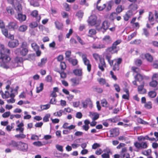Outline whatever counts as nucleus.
<instances>
[{
  "instance_id": "obj_1",
  "label": "nucleus",
  "mask_w": 158,
  "mask_h": 158,
  "mask_svg": "<svg viewBox=\"0 0 158 158\" xmlns=\"http://www.w3.org/2000/svg\"><path fill=\"white\" fill-rule=\"evenodd\" d=\"M10 53V50L7 48L2 47L1 49L0 53V66L4 68H9L7 63L10 60V58L8 55Z\"/></svg>"
},
{
  "instance_id": "obj_2",
  "label": "nucleus",
  "mask_w": 158,
  "mask_h": 158,
  "mask_svg": "<svg viewBox=\"0 0 158 158\" xmlns=\"http://www.w3.org/2000/svg\"><path fill=\"white\" fill-rule=\"evenodd\" d=\"M121 42V40H120L115 41L111 47L108 48L106 49V53H110L112 54L117 53L119 49V47L117 46V45L120 44Z\"/></svg>"
},
{
  "instance_id": "obj_3",
  "label": "nucleus",
  "mask_w": 158,
  "mask_h": 158,
  "mask_svg": "<svg viewBox=\"0 0 158 158\" xmlns=\"http://www.w3.org/2000/svg\"><path fill=\"white\" fill-rule=\"evenodd\" d=\"M97 17L94 15H92L89 18L88 22L91 26H95L97 27L101 23V20H97Z\"/></svg>"
},
{
  "instance_id": "obj_4",
  "label": "nucleus",
  "mask_w": 158,
  "mask_h": 158,
  "mask_svg": "<svg viewBox=\"0 0 158 158\" xmlns=\"http://www.w3.org/2000/svg\"><path fill=\"white\" fill-rule=\"evenodd\" d=\"M122 61L121 58L115 59L111 60V62L110 63V66L113 65V70L114 71L118 70L119 69V65Z\"/></svg>"
},
{
  "instance_id": "obj_5",
  "label": "nucleus",
  "mask_w": 158,
  "mask_h": 158,
  "mask_svg": "<svg viewBox=\"0 0 158 158\" xmlns=\"http://www.w3.org/2000/svg\"><path fill=\"white\" fill-rule=\"evenodd\" d=\"M81 56L85 65L87 66L88 71L90 72L91 69V65L89 60L87 58V55L85 54H82Z\"/></svg>"
},
{
  "instance_id": "obj_6",
  "label": "nucleus",
  "mask_w": 158,
  "mask_h": 158,
  "mask_svg": "<svg viewBox=\"0 0 158 158\" xmlns=\"http://www.w3.org/2000/svg\"><path fill=\"white\" fill-rule=\"evenodd\" d=\"M26 44V42H23L22 45L21 49L18 48L16 50L17 52H20V54L23 56H26L28 52V49L25 48Z\"/></svg>"
},
{
  "instance_id": "obj_7",
  "label": "nucleus",
  "mask_w": 158,
  "mask_h": 158,
  "mask_svg": "<svg viewBox=\"0 0 158 158\" xmlns=\"http://www.w3.org/2000/svg\"><path fill=\"white\" fill-rule=\"evenodd\" d=\"M23 62V58L21 57H16L13 62L12 66L13 67H16L18 66H21Z\"/></svg>"
},
{
  "instance_id": "obj_8",
  "label": "nucleus",
  "mask_w": 158,
  "mask_h": 158,
  "mask_svg": "<svg viewBox=\"0 0 158 158\" xmlns=\"http://www.w3.org/2000/svg\"><path fill=\"white\" fill-rule=\"evenodd\" d=\"M135 147L139 149H146L148 147V143L146 142H136L134 143Z\"/></svg>"
},
{
  "instance_id": "obj_9",
  "label": "nucleus",
  "mask_w": 158,
  "mask_h": 158,
  "mask_svg": "<svg viewBox=\"0 0 158 158\" xmlns=\"http://www.w3.org/2000/svg\"><path fill=\"white\" fill-rule=\"evenodd\" d=\"M27 149L28 145L27 144L21 141H19L18 150L23 152H26L27 150Z\"/></svg>"
},
{
  "instance_id": "obj_10",
  "label": "nucleus",
  "mask_w": 158,
  "mask_h": 158,
  "mask_svg": "<svg viewBox=\"0 0 158 158\" xmlns=\"http://www.w3.org/2000/svg\"><path fill=\"white\" fill-rule=\"evenodd\" d=\"M119 130L117 128H114L110 130L108 133V135L110 137H113L118 136L119 135Z\"/></svg>"
},
{
  "instance_id": "obj_11",
  "label": "nucleus",
  "mask_w": 158,
  "mask_h": 158,
  "mask_svg": "<svg viewBox=\"0 0 158 158\" xmlns=\"http://www.w3.org/2000/svg\"><path fill=\"white\" fill-rule=\"evenodd\" d=\"M106 64L104 59H100V63L98 64V68L102 71L104 70V68L106 67Z\"/></svg>"
},
{
  "instance_id": "obj_12",
  "label": "nucleus",
  "mask_w": 158,
  "mask_h": 158,
  "mask_svg": "<svg viewBox=\"0 0 158 158\" xmlns=\"http://www.w3.org/2000/svg\"><path fill=\"white\" fill-rule=\"evenodd\" d=\"M103 43L106 44H111L112 40L111 37L109 35L105 36L102 39Z\"/></svg>"
},
{
  "instance_id": "obj_13",
  "label": "nucleus",
  "mask_w": 158,
  "mask_h": 158,
  "mask_svg": "<svg viewBox=\"0 0 158 158\" xmlns=\"http://www.w3.org/2000/svg\"><path fill=\"white\" fill-rule=\"evenodd\" d=\"M138 8L137 5L135 3H132L129 5L128 7L129 10L128 11L131 12L132 14H134V12Z\"/></svg>"
},
{
  "instance_id": "obj_14",
  "label": "nucleus",
  "mask_w": 158,
  "mask_h": 158,
  "mask_svg": "<svg viewBox=\"0 0 158 158\" xmlns=\"http://www.w3.org/2000/svg\"><path fill=\"white\" fill-rule=\"evenodd\" d=\"M19 45L18 40H14L10 41L8 43V45L9 47L14 48L17 47Z\"/></svg>"
},
{
  "instance_id": "obj_15",
  "label": "nucleus",
  "mask_w": 158,
  "mask_h": 158,
  "mask_svg": "<svg viewBox=\"0 0 158 158\" xmlns=\"http://www.w3.org/2000/svg\"><path fill=\"white\" fill-rule=\"evenodd\" d=\"M16 18L20 22L25 21L26 18V15L22 14L21 13H18V15L15 16Z\"/></svg>"
},
{
  "instance_id": "obj_16",
  "label": "nucleus",
  "mask_w": 158,
  "mask_h": 158,
  "mask_svg": "<svg viewBox=\"0 0 158 158\" xmlns=\"http://www.w3.org/2000/svg\"><path fill=\"white\" fill-rule=\"evenodd\" d=\"M81 104L83 107L85 108L87 107L88 105H91L92 104V102L90 99L87 98L85 100L82 101Z\"/></svg>"
},
{
  "instance_id": "obj_17",
  "label": "nucleus",
  "mask_w": 158,
  "mask_h": 158,
  "mask_svg": "<svg viewBox=\"0 0 158 158\" xmlns=\"http://www.w3.org/2000/svg\"><path fill=\"white\" fill-rule=\"evenodd\" d=\"M19 141L16 142V141L12 140L10 141L7 144V146L12 148H16L17 149Z\"/></svg>"
},
{
  "instance_id": "obj_18",
  "label": "nucleus",
  "mask_w": 158,
  "mask_h": 158,
  "mask_svg": "<svg viewBox=\"0 0 158 158\" xmlns=\"http://www.w3.org/2000/svg\"><path fill=\"white\" fill-rule=\"evenodd\" d=\"M6 27L10 30H14L15 29L17 28V24L15 22H10L8 23Z\"/></svg>"
},
{
  "instance_id": "obj_19",
  "label": "nucleus",
  "mask_w": 158,
  "mask_h": 158,
  "mask_svg": "<svg viewBox=\"0 0 158 158\" xmlns=\"http://www.w3.org/2000/svg\"><path fill=\"white\" fill-rule=\"evenodd\" d=\"M15 91V92H17L16 90H13L12 89H11V93L10 94V97L11 98L8 100H7V101L8 102V103H14L15 102V100L14 99V98L15 96V95L13 93V91Z\"/></svg>"
},
{
  "instance_id": "obj_20",
  "label": "nucleus",
  "mask_w": 158,
  "mask_h": 158,
  "mask_svg": "<svg viewBox=\"0 0 158 158\" xmlns=\"http://www.w3.org/2000/svg\"><path fill=\"white\" fill-rule=\"evenodd\" d=\"M38 12L37 10H34L31 13V15L32 16L36 18V21L39 22L41 19V17L40 15L37 16L38 15Z\"/></svg>"
},
{
  "instance_id": "obj_21",
  "label": "nucleus",
  "mask_w": 158,
  "mask_h": 158,
  "mask_svg": "<svg viewBox=\"0 0 158 158\" xmlns=\"http://www.w3.org/2000/svg\"><path fill=\"white\" fill-rule=\"evenodd\" d=\"M17 128L15 130L16 131H19L20 133H23L24 130V128L23 127L24 124L23 123H21L17 126Z\"/></svg>"
},
{
  "instance_id": "obj_22",
  "label": "nucleus",
  "mask_w": 158,
  "mask_h": 158,
  "mask_svg": "<svg viewBox=\"0 0 158 158\" xmlns=\"http://www.w3.org/2000/svg\"><path fill=\"white\" fill-rule=\"evenodd\" d=\"M13 6H14L15 9L18 13L21 12L22 8L20 4L17 2V3L15 4Z\"/></svg>"
},
{
  "instance_id": "obj_23",
  "label": "nucleus",
  "mask_w": 158,
  "mask_h": 158,
  "mask_svg": "<svg viewBox=\"0 0 158 158\" xmlns=\"http://www.w3.org/2000/svg\"><path fill=\"white\" fill-rule=\"evenodd\" d=\"M133 15L131 12L127 11L126 14L123 16L124 19L125 21H128L130 18Z\"/></svg>"
},
{
  "instance_id": "obj_24",
  "label": "nucleus",
  "mask_w": 158,
  "mask_h": 158,
  "mask_svg": "<svg viewBox=\"0 0 158 158\" xmlns=\"http://www.w3.org/2000/svg\"><path fill=\"white\" fill-rule=\"evenodd\" d=\"M73 73L74 74L78 76H81L82 75V69H76L73 70Z\"/></svg>"
},
{
  "instance_id": "obj_25",
  "label": "nucleus",
  "mask_w": 158,
  "mask_h": 158,
  "mask_svg": "<svg viewBox=\"0 0 158 158\" xmlns=\"http://www.w3.org/2000/svg\"><path fill=\"white\" fill-rule=\"evenodd\" d=\"M109 25V23L107 21H105L103 22L102 24V27L101 29L103 28L104 31H105L107 29H108Z\"/></svg>"
},
{
  "instance_id": "obj_26",
  "label": "nucleus",
  "mask_w": 158,
  "mask_h": 158,
  "mask_svg": "<svg viewBox=\"0 0 158 158\" xmlns=\"http://www.w3.org/2000/svg\"><path fill=\"white\" fill-rule=\"evenodd\" d=\"M47 59L44 58L42 59L41 61L38 62V65L40 67H42L44 66L47 62Z\"/></svg>"
},
{
  "instance_id": "obj_27",
  "label": "nucleus",
  "mask_w": 158,
  "mask_h": 158,
  "mask_svg": "<svg viewBox=\"0 0 158 158\" xmlns=\"http://www.w3.org/2000/svg\"><path fill=\"white\" fill-rule=\"evenodd\" d=\"M134 78L136 80L139 81H141L143 79V76L139 73L137 74L134 76Z\"/></svg>"
},
{
  "instance_id": "obj_28",
  "label": "nucleus",
  "mask_w": 158,
  "mask_h": 158,
  "mask_svg": "<svg viewBox=\"0 0 158 158\" xmlns=\"http://www.w3.org/2000/svg\"><path fill=\"white\" fill-rule=\"evenodd\" d=\"M27 28V27L25 25H23L20 26L18 28V31L20 32H24Z\"/></svg>"
},
{
  "instance_id": "obj_29",
  "label": "nucleus",
  "mask_w": 158,
  "mask_h": 158,
  "mask_svg": "<svg viewBox=\"0 0 158 158\" xmlns=\"http://www.w3.org/2000/svg\"><path fill=\"white\" fill-rule=\"evenodd\" d=\"M144 85V83H143L142 84L138 86V91L139 93L142 94L145 91V90L143 89Z\"/></svg>"
},
{
  "instance_id": "obj_30",
  "label": "nucleus",
  "mask_w": 158,
  "mask_h": 158,
  "mask_svg": "<svg viewBox=\"0 0 158 158\" xmlns=\"http://www.w3.org/2000/svg\"><path fill=\"white\" fill-rule=\"evenodd\" d=\"M70 81L72 83V85L73 86H76L79 84V81L76 78H71Z\"/></svg>"
},
{
  "instance_id": "obj_31",
  "label": "nucleus",
  "mask_w": 158,
  "mask_h": 158,
  "mask_svg": "<svg viewBox=\"0 0 158 158\" xmlns=\"http://www.w3.org/2000/svg\"><path fill=\"white\" fill-rule=\"evenodd\" d=\"M2 32V34L6 37H8V30L5 27L1 28Z\"/></svg>"
},
{
  "instance_id": "obj_32",
  "label": "nucleus",
  "mask_w": 158,
  "mask_h": 158,
  "mask_svg": "<svg viewBox=\"0 0 158 158\" xmlns=\"http://www.w3.org/2000/svg\"><path fill=\"white\" fill-rule=\"evenodd\" d=\"M101 103L103 107H109V104L105 99H103L101 101Z\"/></svg>"
},
{
  "instance_id": "obj_33",
  "label": "nucleus",
  "mask_w": 158,
  "mask_h": 158,
  "mask_svg": "<svg viewBox=\"0 0 158 158\" xmlns=\"http://www.w3.org/2000/svg\"><path fill=\"white\" fill-rule=\"evenodd\" d=\"M44 85L43 83H41L39 87H36V93H39L43 89Z\"/></svg>"
},
{
  "instance_id": "obj_34",
  "label": "nucleus",
  "mask_w": 158,
  "mask_h": 158,
  "mask_svg": "<svg viewBox=\"0 0 158 158\" xmlns=\"http://www.w3.org/2000/svg\"><path fill=\"white\" fill-rule=\"evenodd\" d=\"M90 114L92 116H94L92 118V119L93 121L95 120L98 119L99 117V114L96 113L90 112Z\"/></svg>"
},
{
  "instance_id": "obj_35",
  "label": "nucleus",
  "mask_w": 158,
  "mask_h": 158,
  "mask_svg": "<svg viewBox=\"0 0 158 158\" xmlns=\"http://www.w3.org/2000/svg\"><path fill=\"white\" fill-rule=\"evenodd\" d=\"M145 56L148 61L151 62L153 60L152 56L149 53H146L145 54Z\"/></svg>"
},
{
  "instance_id": "obj_36",
  "label": "nucleus",
  "mask_w": 158,
  "mask_h": 158,
  "mask_svg": "<svg viewBox=\"0 0 158 158\" xmlns=\"http://www.w3.org/2000/svg\"><path fill=\"white\" fill-rule=\"evenodd\" d=\"M2 96L3 98H7L10 97V94L8 91H6L5 94H3V92L2 93Z\"/></svg>"
},
{
  "instance_id": "obj_37",
  "label": "nucleus",
  "mask_w": 158,
  "mask_h": 158,
  "mask_svg": "<svg viewBox=\"0 0 158 158\" xmlns=\"http://www.w3.org/2000/svg\"><path fill=\"white\" fill-rule=\"evenodd\" d=\"M15 137L16 138L19 139H23L26 138V135L23 134V133H21L20 134H17L15 136Z\"/></svg>"
},
{
  "instance_id": "obj_38",
  "label": "nucleus",
  "mask_w": 158,
  "mask_h": 158,
  "mask_svg": "<svg viewBox=\"0 0 158 158\" xmlns=\"http://www.w3.org/2000/svg\"><path fill=\"white\" fill-rule=\"evenodd\" d=\"M56 28L59 30L61 29L63 27V24L58 21H56L55 22Z\"/></svg>"
},
{
  "instance_id": "obj_39",
  "label": "nucleus",
  "mask_w": 158,
  "mask_h": 158,
  "mask_svg": "<svg viewBox=\"0 0 158 158\" xmlns=\"http://www.w3.org/2000/svg\"><path fill=\"white\" fill-rule=\"evenodd\" d=\"M30 2L31 5L34 7L38 6H39L38 2L35 0H31Z\"/></svg>"
},
{
  "instance_id": "obj_40",
  "label": "nucleus",
  "mask_w": 158,
  "mask_h": 158,
  "mask_svg": "<svg viewBox=\"0 0 158 158\" xmlns=\"http://www.w3.org/2000/svg\"><path fill=\"white\" fill-rule=\"evenodd\" d=\"M124 9V7L122 5H118L116 8V12L118 14L121 12Z\"/></svg>"
},
{
  "instance_id": "obj_41",
  "label": "nucleus",
  "mask_w": 158,
  "mask_h": 158,
  "mask_svg": "<svg viewBox=\"0 0 158 158\" xmlns=\"http://www.w3.org/2000/svg\"><path fill=\"white\" fill-rule=\"evenodd\" d=\"M15 123H11V125H8L6 126V129L8 131H10L14 127Z\"/></svg>"
},
{
  "instance_id": "obj_42",
  "label": "nucleus",
  "mask_w": 158,
  "mask_h": 158,
  "mask_svg": "<svg viewBox=\"0 0 158 158\" xmlns=\"http://www.w3.org/2000/svg\"><path fill=\"white\" fill-rule=\"evenodd\" d=\"M107 53L105 55V57L106 59L108 60L109 63L110 64V63L111 62V60H110V59L111 58V55L110 54L108 53Z\"/></svg>"
},
{
  "instance_id": "obj_43",
  "label": "nucleus",
  "mask_w": 158,
  "mask_h": 158,
  "mask_svg": "<svg viewBox=\"0 0 158 158\" xmlns=\"http://www.w3.org/2000/svg\"><path fill=\"white\" fill-rule=\"evenodd\" d=\"M63 112L62 110H60L59 111L55 112L53 113V115L55 116L60 117Z\"/></svg>"
},
{
  "instance_id": "obj_44",
  "label": "nucleus",
  "mask_w": 158,
  "mask_h": 158,
  "mask_svg": "<svg viewBox=\"0 0 158 158\" xmlns=\"http://www.w3.org/2000/svg\"><path fill=\"white\" fill-rule=\"evenodd\" d=\"M50 114H46L43 118V120L44 122H47L49 121V118L50 117Z\"/></svg>"
},
{
  "instance_id": "obj_45",
  "label": "nucleus",
  "mask_w": 158,
  "mask_h": 158,
  "mask_svg": "<svg viewBox=\"0 0 158 158\" xmlns=\"http://www.w3.org/2000/svg\"><path fill=\"white\" fill-rule=\"evenodd\" d=\"M100 84L102 85L105 84L106 83V80L105 79L100 78L98 80Z\"/></svg>"
},
{
  "instance_id": "obj_46",
  "label": "nucleus",
  "mask_w": 158,
  "mask_h": 158,
  "mask_svg": "<svg viewBox=\"0 0 158 158\" xmlns=\"http://www.w3.org/2000/svg\"><path fill=\"white\" fill-rule=\"evenodd\" d=\"M6 11L8 14L12 15L14 14V11L12 8L11 7H7L6 9Z\"/></svg>"
},
{
  "instance_id": "obj_47",
  "label": "nucleus",
  "mask_w": 158,
  "mask_h": 158,
  "mask_svg": "<svg viewBox=\"0 0 158 158\" xmlns=\"http://www.w3.org/2000/svg\"><path fill=\"white\" fill-rule=\"evenodd\" d=\"M148 95L151 98H154L156 96V93L155 91H150L148 93Z\"/></svg>"
},
{
  "instance_id": "obj_48",
  "label": "nucleus",
  "mask_w": 158,
  "mask_h": 158,
  "mask_svg": "<svg viewBox=\"0 0 158 158\" xmlns=\"http://www.w3.org/2000/svg\"><path fill=\"white\" fill-rule=\"evenodd\" d=\"M158 83L156 80H152L150 83V85L152 87H155L157 85Z\"/></svg>"
},
{
  "instance_id": "obj_49",
  "label": "nucleus",
  "mask_w": 158,
  "mask_h": 158,
  "mask_svg": "<svg viewBox=\"0 0 158 158\" xmlns=\"http://www.w3.org/2000/svg\"><path fill=\"white\" fill-rule=\"evenodd\" d=\"M32 48L35 51H37L39 50V47L35 43H33L31 44Z\"/></svg>"
},
{
  "instance_id": "obj_50",
  "label": "nucleus",
  "mask_w": 158,
  "mask_h": 158,
  "mask_svg": "<svg viewBox=\"0 0 158 158\" xmlns=\"http://www.w3.org/2000/svg\"><path fill=\"white\" fill-rule=\"evenodd\" d=\"M50 106L49 104H47L45 105H42L40 106V108L42 110H47L49 109Z\"/></svg>"
},
{
  "instance_id": "obj_51",
  "label": "nucleus",
  "mask_w": 158,
  "mask_h": 158,
  "mask_svg": "<svg viewBox=\"0 0 158 158\" xmlns=\"http://www.w3.org/2000/svg\"><path fill=\"white\" fill-rule=\"evenodd\" d=\"M148 20L150 22H152L154 20L153 14L151 12L149 13Z\"/></svg>"
},
{
  "instance_id": "obj_52",
  "label": "nucleus",
  "mask_w": 158,
  "mask_h": 158,
  "mask_svg": "<svg viewBox=\"0 0 158 158\" xmlns=\"http://www.w3.org/2000/svg\"><path fill=\"white\" fill-rule=\"evenodd\" d=\"M38 24L37 22H33L30 23V27L31 28H34L37 27Z\"/></svg>"
},
{
  "instance_id": "obj_53",
  "label": "nucleus",
  "mask_w": 158,
  "mask_h": 158,
  "mask_svg": "<svg viewBox=\"0 0 158 158\" xmlns=\"http://www.w3.org/2000/svg\"><path fill=\"white\" fill-rule=\"evenodd\" d=\"M83 12L81 11H79L76 13V15L78 17L79 19H81L83 15Z\"/></svg>"
},
{
  "instance_id": "obj_54",
  "label": "nucleus",
  "mask_w": 158,
  "mask_h": 158,
  "mask_svg": "<svg viewBox=\"0 0 158 158\" xmlns=\"http://www.w3.org/2000/svg\"><path fill=\"white\" fill-rule=\"evenodd\" d=\"M96 33V30L94 29H91L89 30V36L91 37L92 35L95 34Z\"/></svg>"
},
{
  "instance_id": "obj_55",
  "label": "nucleus",
  "mask_w": 158,
  "mask_h": 158,
  "mask_svg": "<svg viewBox=\"0 0 158 158\" xmlns=\"http://www.w3.org/2000/svg\"><path fill=\"white\" fill-rule=\"evenodd\" d=\"M151 149H148L146 151H144L142 152V153L144 155L148 156L151 154Z\"/></svg>"
},
{
  "instance_id": "obj_56",
  "label": "nucleus",
  "mask_w": 158,
  "mask_h": 158,
  "mask_svg": "<svg viewBox=\"0 0 158 158\" xmlns=\"http://www.w3.org/2000/svg\"><path fill=\"white\" fill-rule=\"evenodd\" d=\"M106 6L105 4H103L102 6H98L97 4L96 7L97 9L99 10H103Z\"/></svg>"
},
{
  "instance_id": "obj_57",
  "label": "nucleus",
  "mask_w": 158,
  "mask_h": 158,
  "mask_svg": "<svg viewBox=\"0 0 158 158\" xmlns=\"http://www.w3.org/2000/svg\"><path fill=\"white\" fill-rule=\"evenodd\" d=\"M69 60L71 62L73 65H77L78 62L77 60L76 59H72L71 58H69Z\"/></svg>"
},
{
  "instance_id": "obj_58",
  "label": "nucleus",
  "mask_w": 158,
  "mask_h": 158,
  "mask_svg": "<svg viewBox=\"0 0 158 158\" xmlns=\"http://www.w3.org/2000/svg\"><path fill=\"white\" fill-rule=\"evenodd\" d=\"M144 107L147 109H150L152 108V104L151 102H149L146 103L144 105Z\"/></svg>"
},
{
  "instance_id": "obj_59",
  "label": "nucleus",
  "mask_w": 158,
  "mask_h": 158,
  "mask_svg": "<svg viewBox=\"0 0 158 158\" xmlns=\"http://www.w3.org/2000/svg\"><path fill=\"white\" fill-rule=\"evenodd\" d=\"M106 121H108L111 122L116 123L118 121V117H115L113 118L108 119Z\"/></svg>"
},
{
  "instance_id": "obj_60",
  "label": "nucleus",
  "mask_w": 158,
  "mask_h": 158,
  "mask_svg": "<svg viewBox=\"0 0 158 158\" xmlns=\"http://www.w3.org/2000/svg\"><path fill=\"white\" fill-rule=\"evenodd\" d=\"M76 38L78 41L81 45H83L85 44V43L83 40L81 39V38L79 36L77 35Z\"/></svg>"
},
{
  "instance_id": "obj_61",
  "label": "nucleus",
  "mask_w": 158,
  "mask_h": 158,
  "mask_svg": "<svg viewBox=\"0 0 158 158\" xmlns=\"http://www.w3.org/2000/svg\"><path fill=\"white\" fill-rule=\"evenodd\" d=\"M138 121L139 123L144 124V125H146L148 124V123L140 118H139L138 119Z\"/></svg>"
},
{
  "instance_id": "obj_62",
  "label": "nucleus",
  "mask_w": 158,
  "mask_h": 158,
  "mask_svg": "<svg viewBox=\"0 0 158 158\" xmlns=\"http://www.w3.org/2000/svg\"><path fill=\"white\" fill-rule=\"evenodd\" d=\"M131 69L134 72L137 73V74L139 73L140 72L139 69L137 67H132Z\"/></svg>"
},
{
  "instance_id": "obj_63",
  "label": "nucleus",
  "mask_w": 158,
  "mask_h": 158,
  "mask_svg": "<svg viewBox=\"0 0 158 158\" xmlns=\"http://www.w3.org/2000/svg\"><path fill=\"white\" fill-rule=\"evenodd\" d=\"M33 144L34 145L38 147H40L42 146V142L40 141L35 142L33 143Z\"/></svg>"
},
{
  "instance_id": "obj_64",
  "label": "nucleus",
  "mask_w": 158,
  "mask_h": 158,
  "mask_svg": "<svg viewBox=\"0 0 158 158\" xmlns=\"http://www.w3.org/2000/svg\"><path fill=\"white\" fill-rule=\"evenodd\" d=\"M122 158H130V155L128 153H124L121 155Z\"/></svg>"
}]
</instances>
